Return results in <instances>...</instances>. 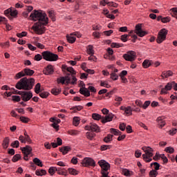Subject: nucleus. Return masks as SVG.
I'll list each match as a JSON object with an SVG mask.
<instances>
[{"label":"nucleus","mask_w":177,"mask_h":177,"mask_svg":"<svg viewBox=\"0 0 177 177\" xmlns=\"http://www.w3.org/2000/svg\"><path fill=\"white\" fill-rule=\"evenodd\" d=\"M75 109L77 110V111H81V110H82V109H84V106L79 105V106L71 107L70 109V110H74Z\"/></svg>","instance_id":"56"},{"label":"nucleus","mask_w":177,"mask_h":177,"mask_svg":"<svg viewBox=\"0 0 177 177\" xmlns=\"http://www.w3.org/2000/svg\"><path fill=\"white\" fill-rule=\"evenodd\" d=\"M171 18L169 17H165L162 18V23H169Z\"/></svg>","instance_id":"57"},{"label":"nucleus","mask_w":177,"mask_h":177,"mask_svg":"<svg viewBox=\"0 0 177 177\" xmlns=\"http://www.w3.org/2000/svg\"><path fill=\"white\" fill-rule=\"evenodd\" d=\"M157 175H158L157 170L153 169L149 171V177H157Z\"/></svg>","instance_id":"41"},{"label":"nucleus","mask_w":177,"mask_h":177,"mask_svg":"<svg viewBox=\"0 0 177 177\" xmlns=\"http://www.w3.org/2000/svg\"><path fill=\"white\" fill-rule=\"evenodd\" d=\"M142 150L145 151V154L142 155V158L145 160V162H150L153 160L151 157H153V149L149 147H143Z\"/></svg>","instance_id":"5"},{"label":"nucleus","mask_w":177,"mask_h":177,"mask_svg":"<svg viewBox=\"0 0 177 177\" xmlns=\"http://www.w3.org/2000/svg\"><path fill=\"white\" fill-rule=\"evenodd\" d=\"M114 118V114L109 113L108 115L103 116L101 120L102 124H106V122H111Z\"/></svg>","instance_id":"11"},{"label":"nucleus","mask_w":177,"mask_h":177,"mask_svg":"<svg viewBox=\"0 0 177 177\" xmlns=\"http://www.w3.org/2000/svg\"><path fill=\"white\" fill-rule=\"evenodd\" d=\"M35 93H37V94L39 93V92H41V84L40 83H37L35 85Z\"/></svg>","instance_id":"44"},{"label":"nucleus","mask_w":177,"mask_h":177,"mask_svg":"<svg viewBox=\"0 0 177 177\" xmlns=\"http://www.w3.org/2000/svg\"><path fill=\"white\" fill-rule=\"evenodd\" d=\"M153 165H154L155 171H158V169H160V165L158 164V162H154L151 163V167H153Z\"/></svg>","instance_id":"48"},{"label":"nucleus","mask_w":177,"mask_h":177,"mask_svg":"<svg viewBox=\"0 0 177 177\" xmlns=\"http://www.w3.org/2000/svg\"><path fill=\"white\" fill-rule=\"evenodd\" d=\"M44 74L45 75H50L55 73V70L53 69V66L48 65L43 71Z\"/></svg>","instance_id":"12"},{"label":"nucleus","mask_w":177,"mask_h":177,"mask_svg":"<svg viewBox=\"0 0 177 177\" xmlns=\"http://www.w3.org/2000/svg\"><path fill=\"white\" fill-rule=\"evenodd\" d=\"M150 101H146L144 104H142V109H146L147 108L149 107V106H150Z\"/></svg>","instance_id":"62"},{"label":"nucleus","mask_w":177,"mask_h":177,"mask_svg":"<svg viewBox=\"0 0 177 177\" xmlns=\"http://www.w3.org/2000/svg\"><path fill=\"white\" fill-rule=\"evenodd\" d=\"M29 17L32 21H40L44 24L49 23V18H48L46 13L42 12L41 10H33Z\"/></svg>","instance_id":"2"},{"label":"nucleus","mask_w":177,"mask_h":177,"mask_svg":"<svg viewBox=\"0 0 177 177\" xmlns=\"http://www.w3.org/2000/svg\"><path fill=\"white\" fill-rule=\"evenodd\" d=\"M150 66H151V63L149 59H145L142 63V66L144 67V68H149Z\"/></svg>","instance_id":"29"},{"label":"nucleus","mask_w":177,"mask_h":177,"mask_svg":"<svg viewBox=\"0 0 177 177\" xmlns=\"http://www.w3.org/2000/svg\"><path fill=\"white\" fill-rule=\"evenodd\" d=\"M19 140H20L21 143H26V142L29 143V145H31V143H32V140H31L30 136H26V137L20 136L19 138Z\"/></svg>","instance_id":"14"},{"label":"nucleus","mask_w":177,"mask_h":177,"mask_svg":"<svg viewBox=\"0 0 177 177\" xmlns=\"http://www.w3.org/2000/svg\"><path fill=\"white\" fill-rule=\"evenodd\" d=\"M42 55H41L40 54H37L35 56L34 60H35L36 62H39L40 60H42Z\"/></svg>","instance_id":"53"},{"label":"nucleus","mask_w":177,"mask_h":177,"mask_svg":"<svg viewBox=\"0 0 177 177\" xmlns=\"http://www.w3.org/2000/svg\"><path fill=\"white\" fill-rule=\"evenodd\" d=\"M157 121H158L160 128H162V127L165 126V122L162 121V118L161 117L158 118Z\"/></svg>","instance_id":"40"},{"label":"nucleus","mask_w":177,"mask_h":177,"mask_svg":"<svg viewBox=\"0 0 177 177\" xmlns=\"http://www.w3.org/2000/svg\"><path fill=\"white\" fill-rule=\"evenodd\" d=\"M34 84H35V80L34 78L28 79L27 77H24L16 84L15 88L19 90L31 91L32 86H34Z\"/></svg>","instance_id":"1"},{"label":"nucleus","mask_w":177,"mask_h":177,"mask_svg":"<svg viewBox=\"0 0 177 177\" xmlns=\"http://www.w3.org/2000/svg\"><path fill=\"white\" fill-rule=\"evenodd\" d=\"M65 81L67 85H68V84H71L70 82L71 81V77H70V74H67V75L65 76Z\"/></svg>","instance_id":"55"},{"label":"nucleus","mask_w":177,"mask_h":177,"mask_svg":"<svg viewBox=\"0 0 177 177\" xmlns=\"http://www.w3.org/2000/svg\"><path fill=\"white\" fill-rule=\"evenodd\" d=\"M21 158V156L20 154H16L12 158V162H16L19 161Z\"/></svg>","instance_id":"45"},{"label":"nucleus","mask_w":177,"mask_h":177,"mask_svg":"<svg viewBox=\"0 0 177 177\" xmlns=\"http://www.w3.org/2000/svg\"><path fill=\"white\" fill-rule=\"evenodd\" d=\"M18 14H19V12H17V10H12L11 9V12H10V17H17Z\"/></svg>","instance_id":"43"},{"label":"nucleus","mask_w":177,"mask_h":177,"mask_svg":"<svg viewBox=\"0 0 177 177\" xmlns=\"http://www.w3.org/2000/svg\"><path fill=\"white\" fill-rule=\"evenodd\" d=\"M162 75H164L165 78H168L169 77H172L174 75V72L172 71H167L162 72Z\"/></svg>","instance_id":"25"},{"label":"nucleus","mask_w":177,"mask_h":177,"mask_svg":"<svg viewBox=\"0 0 177 177\" xmlns=\"http://www.w3.org/2000/svg\"><path fill=\"white\" fill-rule=\"evenodd\" d=\"M10 142V138L9 137H6L3 140L2 147L3 149H6L9 147V143Z\"/></svg>","instance_id":"20"},{"label":"nucleus","mask_w":177,"mask_h":177,"mask_svg":"<svg viewBox=\"0 0 177 177\" xmlns=\"http://www.w3.org/2000/svg\"><path fill=\"white\" fill-rule=\"evenodd\" d=\"M128 37H129V35H122L120 39L122 42H127L128 41Z\"/></svg>","instance_id":"51"},{"label":"nucleus","mask_w":177,"mask_h":177,"mask_svg":"<svg viewBox=\"0 0 177 177\" xmlns=\"http://www.w3.org/2000/svg\"><path fill=\"white\" fill-rule=\"evenodd\" d=\"M110 131H111V133H113V135H115V136H118L122 134V133H121V131H120V130H117L115 129L111 128L110 129Z\"/></svg>","instance_id":"34"},{"label":"nucleus","mask_w":177,"mask_h":177,"mask_svg":"<svg viewBox=\"0 0 177 177\" xmlns=\"http://www.w3.org/2000/svg\"><path fill=\"white\" fill-rule=\"evenodd\" d=\"M88 55H95V50H93V46L89 45L87 49Z\"/></svg>","instance_id":"36"},{"label":"nucleus","mask_w":177,"mask_h":177,"mask_svg":"<svg viewBox=\"0 0 177 177\" xmlns=\"http://www.w3.org/2000/svg\"><path fill=\"white\" fill-rule=\"evenodd\" d=\"M66 71H68V73H71V74H73V75H75V74H77V72H75V70H74V68L71 66L68 67L66 68Z\"/></svg>","instance_id":"46"},{"label":"nucleus","mask_w":177,"mask_h":177,"mask_svg":"<svg viewBox=\"0 0 177 177\" xmlns=\"http://www.w3.org/2000/svg\"><path fill=\"white\" fill-rule=\"evenodd\" d=\"M21 100V98L19 95H13L12 96V101L13 102H20Z\"/></svg>","instance_id":"59"},{"label":"nucleus","mask_w":177,"mask_h":177,"mask_svg":"<svg viewBox=\"0 0 177 177\" xmlns=\"http://www.w3.org/2000/svg\"><path fill=\"white\" fill-rule=\"evenodd\" d=\"M56 171H57V167H51L48 169V173L50 174V175H51V176H53V175H55Z\"/></svg>","instance_id":"32"},{"label":"nucleus","mask_w":177,"mask_h":177,"mask_svg":"<svg viewBox=\"0 0 177 177\" xmlns=\"http://www.w3.org/2000/svg\"><path fill=\"white\" fill-rule=\"evenodd\" d=\"M43 59L46 62H57L59 59V55L50 51H44L41 53Z\"/></svg>","instance_id":"6"},{"label":"nucleus","mask_w":177,"mask_h":177,"mask_svg":"<svg viewBox=\"0 0 177 177\" xmlns=\"http://www.w3.org/2000/svg\"><path fill=\"white\" fill-rule=\"evenodd\" d=\"M98 165L102 168L101 174L102 177H110L109 176V169H110V163L107 162L104 160L98 161Z\"/></svg>","instance_id":"4"},{"label":"nucleus","mask_w":177,"mask_h":177,"mask_svg":"<svg viewBox=\"0 0 177 177\" xmlns=\"http://www.w3.org/2000/svg\"><path fill=\"white\" fill-rule=\"evenodd\" d=\"M40 97H42V99H46L48 96H49V93L46 91H43L39 93Z\"/></svg>","instance_id":"42"},{"label":"nucleus","mask_w":177,"mask_h":177,"mask_svg":"<svg viewBox=\"0 0 177 177\" xmlns=\"http://www.w3.org/2000/svg\"><path fill=\"white\" fill-rule=\"evenodd\" d=\"M10 12H12V8H8L4 11V15L7 16V17H8L10 20H12L13 18L10 17V15H9V13H10Z\"/></svg>","instance_id":"38"},{"label":"nucleus","mask_w":177,"mask_h":177,"mask_svg":"<svg viewBox=\"0 0 177 177\" xmlns=\"http://www.w3.org/2000/svg\"><path fill=\"white\" fill-rule=\"evenodd\" d=\"M64 82H66L65 77H61L59 79H57V84H62L64 85Z\"/></svg>","instance_id":"52"},{"label":"nucleus","mask_w":177,"mask_h":177,"mask_svg":"<svg viewBox=\"0 0 177 177\" xmlns=\"http://www.w3.org/2000/svg\"><path fill=\"white\" fill-rule=\"evenodd\" d=\"M80 121H81V118L80 117H74L73 120V124L75 127H78L80 125Z\"/></svg>","instance_id":"23"},{"label":"nucleus","mask_w":177,"mask_h":177,"mask_svg":"<svg viewBox=\"0 0 177 177\" xmlns=\"http://www.w3.org/2000/svg\"><path fill=\"white\" fill-rule=\"evenodd\" d=\"M59 151H61V153H62V154L65 156V154H67L68 151H71V147L70 146L62 147L59 148Z\"/></svg>","instance_id":"18"},{"label":"nucleus","mask_w":177,"mask_h":177,"mask_svg":"<svg viewBox=\"0 0 177 177\" xmlns=\"http://www.w3.org/2000/svg\"><path fill=\"white\" fill-rule=\"evenodd\" d=\"M56 172H57L58 175H64V176H67V171L64 170V169L62 167L57 168Z\"/></svg>","instance_id":"21"},{"label":"nucleus","mask_w":177,"mask_h":177,"mask_svg":"<svg viewBox=\"0 0 177 177\" xmlns=\"http://www.w3.org/2000/svg\"><path fill=\"white\" fill-rule=\"evenodd\" d=\"M92 118H93V120H95V121H99L100 120H102V117L99 113H93Z\"/></svg>","instance_id":"28"},{"label":"nucleus","mask_w":177,"mask_h":177,"mask_svg":"<svg viewBox=\"0 0 177 177\" xmlns=\"http://www.w3.org/2000/svg\"><path fill=\"white\" fill-rule=\"evenodd\" d=\"M123 59L127 62H135L136 60V52L133 50L128 51L123 55Z\"/></svg>","instance_id":"8"},{"label":"nucleus","mask_w":177,"mask_h":177,"mask_svg":"<svg viewBox=\"0 0 177 177\" xmlns=\"http://www.w3.org/2000/svg\"><path fill=\"white\" fill-rule=\"evenodd\" d=\"M19 120L20 121H21V122H24V124H28V122H30V118L26 116H21Z\"/></svg>","instance_id":"37"},{"label":"nucleus","mask_w":177,"mask_h":177,"mask_svg":"<svg viewBox=\"0 0 177 177\" xmlns=\"http://www.w3.org/2000/svg\"><path fill=\"white\" fill-rule=\"evenodd\" d=\"M12 147H16L17 149L19 147V142L18 140H15V142H13L11 144Z\"/></svg>","instance_id":"61"},{"label":"nucleus","mask_w":177,"mask_h":177,"mask_svg":"<svg viewBox=\"0 0 177 177\" xmlns=\"http://www.w3.org/2000/svg\"><path fill=\"white\" fill-rule=\"evenodd\" d=\"M21 150L23 154H25L26 156H30V154L32 153V147L29 145H26L25 147H21Z\"/></svg>","instance_id":"13"},{"label":"nucleus","mask_w":177,"mask_h":177,"mask_svg":"<svg viewBox=\"0 0 177 177\" xmlns=\"http://www.w3.org/2000/svg\"><path fill=\"white\" fill-rule=\"evenodd\" d=\"M120 110L124 111L127 115H132V107L131 106H128L127 107L121 106Z\"/></svg>","instance_id":"17"},{"label":"nucleus","mask_w":177,"mask_h":177,"mask_svg":"<svg viewBox=\"0 0 177 177\" xmlns=\"http://www.w3.org/2000/svg\"><path fill=\"white\" fill-rule=\"evenodd\" d=\"M113 136H114L112 134H108L107 136L104 138V142H105V143H110V142L113 140Z\"/></svg>","instance_id":"24"},{"label":"nucleus","mask_w":177,"mask_h":177,"mask_svg":"<svg viewBox=\"0 0 177 177\" xmlns=\"http://www.w3.org/2000/svg\"><path fill=\"white\" fill-rule=\"evenodd\" d=\"M160 157L163 160V162H165V163L168 162V158H167V156H165V154L160 155Z\"/></svg>","instance_id":"63"},{"label":"nucleus","mask_w":177,"mask_h":177,"mask_svg":"<svg viewBox=\"0 0 177 177\" xmlns=\"http://www.w3.org/2000/svg\"><path fill=\"white\" fill-rule=\"evenodd\" d=\"M60 92H62V88H54L51 90V93L55 96H57Z\"/></svg>","instance_id":"27"},{"label":"nucleus","mask_w":177,"mask_h":177,"mask_svg":"<svg viewBox=\"0 0 177 177\" xmlns=\"http://www.w3.org/2000/svg\"><path fill=\"white\" fill-rule=\"evenodd\" d=\"M167 34L168 30H167L166 28L161 29L158 34V37L156 39L157 44H162V42H164V41L167 39Z\"/></svg>","instance_id":"7"},{"label":"nucleus","mask_w":177,"mask_h":177,"mask_svg":"<svg viewBox=\"0 0 177 177\" xmlns=\"http://www.w3.org/2000/svg\"><path fill=\"white\" fill-rule=\"evenodd\" d=\"M165 151H166L167 153H170V154H172V153L175 151V149H174L173 147H167L165 148Z\"/></svg>","instance_id":"49"},{"label":"nucleus","mask_w":177,"mask_h":177,"mask_svg":"<svg viewBox=\"0 0 177 177\" xmlns=\"http://www.w3.org/2000/svg\"><path fill=\"white\" fill-rule=\"evenodd\" d=\"M175 84V82H172L171 83H167V84L165 86L167 91H171L172 89V86Z\"/></svg>","instance_id":"47"},{"label":"nucleus","mask_w":177,"mask_h":177,"mask_svg":"<svg viewBox=\"0 0 177 177\" xmlns=\"http://www.w3.org/2000/svg\"><path fill=\"white\" fill-rule=\"evenodd\" d=\"M33 162L34 164L37 165V167H44V165L42 164V161H41V160H39V158H35L33 159Z\"/></svg>","instance_id":"26"},{"label":"nucleus","mask_w":177,"mask_h":177,"mask_svg":"<svg viewBox=\"0 0 177 177\" xmlns=\"http://www.w3.org/2000/svg\"><path fill=\"white\" fill-rule=\"evenodd\" d=\"M49 17L51 19L52 21H56V15H55V11L51 10L48 12Z\"/></svg>","instance_id":"30"},{"label":"nucleus","mask_w":177,"mask_h":177,"mask_svg":"<svg viewBox=\"0 0 177 177\" xmlns=\"http://www.w3.org/2000/svg\"><path fill=\"white\" fill-rule=\"evenodd\" d=\"M34 70H31L30 68H24V73L25 75H28L29 77H31L32 75H34Z\"/></svg>","instance_id":"22"},{"label":"nucleus","mask_w":177,"mask_h":177,"mask_svg":"<svg viewBox=\"0 0 177 177\" xmlns=\"http://www.w3.org/2000/svg\"><path fill=\"white\" fill-rule=\"evenodd\" d=\"M48 24V23L45 24V22L37 21L34 24L32 27V30L35 31V34L42 35V34H45V26Z\"/></svg>","instance_id":"3"},{"label":"nucleus","mask_w":177,"mask_h":177,"mask_svg":"<svg viewBox=\"0 0 177 177\" xmlns=\"http://www.w3.org/2000/svg\"><path fill=\"white\" fill-rule=\"evenodd\" d=\"M21 77H26V74H24V71H21L16 74L15 76V80H20Z\"/></svg>","instance_id":"35"},{"label":"nucleus","mask_w":177,"mask_h":177,"mask_svg":"<svg viewBox=\"0 0 177 177\" xmlns=\"http://www.w3.org/2000/svg\"><path fill=\"white\" fill-rule=\"evenodd\" d=\"M83 167H96V162L91 158H85L82 161Z\"/></svg>","instance_id":"9"},{"label":"nucleus","mask_w":177,"mask_h":177,"mask_svg":"<svg viewBox=\"0 0 177 177\" xmlns=\"http://www.w3.org/2000/svg\"><path fill=\"white\" fill-rule=\"evenodd\" d=\"M115 102H118L117 104H121V101L122 100V97L116 96L115 98Z\"/></svg>","instance_id":"64"},{"label":"nucleus","mask_w":177,"mask_h":177,"mask_svg":"<svg viewBox=\"0 0 177 177\" xmlns=\"http://www.w3.org/2000/svg\"><path fill=\"white\" fill-rule=\"evenodd\" d=\"M80 93H81V95H84V96H86V97H89V96H91V91H89V90L85 87L80 88Z\"/></svg>","instance_id":"16"},{"label":"nucleus","mask_w":177,"mask_h":177,"mask_svg":"<svg viewBox=\"0 0 177 177\" xmlns=\"http://www.w3.org/2000/svg\"><path fill=\"white\" fill-rule=\"evenodd\" d=\"M90 128L91 131L93 132H100V127H99V126L95 123H91Z\"/></svg>","instance_id":"19"},{"label":"nucleus","mask_w":177,"mask_h":177,"mask_svg":"<svg viewBox=\"0 0 177 177\" xmlns=\"http://www.w3.org/2000/svg\"><path fill=\"white\" fill-rule=\"evenodd\" d=\"M111 146L110 145H102L100 147V150L102 151H104V150H108V149H111Z\"/></svg>","instance_id":"60"},{"label":"nucleus","mask_w":177,"mask_h":177,"mask_svg":"<svg viewBox=\"0 0 177 177\" xmlns=\"http://www.w3.org/2000/svg\"><path fill=\"white\" fill-rule=\"evenodd\" d=\"M17 37H18V38H23V37H27V32H22L21 33H17Z\"/></svg>","instance_id":"58"},{"label":"nucleus","mask_w":177,"mask_h":177,"mask_svg":"<svg viewBox=\"0 0 177 177\" xmlns=\"http://www.w3.org/2000/svg\"><path fill=\"white\" fill-rule=\"evenodd\" d=\"M135 34L138 35V37H145V35H147V31H145L142 30V24H138L136 26V29L134 30Z\"/></svg>","instance_id":"10"},{"label":"nucleus","mask_w":177,"mask_h":177,"mask_svg":"<svg viewBox=\"0 0 177 177\" xmlns=\"http://www.w3.org/2000/svg\"><path fill=\"white\" fill-rule=\"evenodd\" d=\"M111 78L113 80V81H117L118 80V75L115 73H111Z\"/></svg>","instance_id":"50"},{"label":"nucleus","mask_w":177,"mask_h":177,"mask_svg":"<svg viewBox=\"0 0 177 177\" xmlns=\"http://www.w3.org/2000/svg\"><path fill=\"white\" fill-rule=\"evenodd\" d=\"M122 174L124 176H131V171L127 169L122 170Z\"/></svg>","instance_id":"54"},{"label":"nucleus","mask_w":177,"mask_h":177,"mask_svg":"<svg viewBox=\"0 0 177 177\" xmlns=\"http://www.w3.org/2000/svg\"><path fill=\"white\" fill-rule=\"evenodd\" d=\"M31 97H32V93L25 91V93L22 96L21 99L22 100H24V102H28V100H30Z\"/></svg>","instance_id":"15"},{"label":"nucleus","mask_w":177,"mask_h":177,"mask_svg":"<svg viewBox=\"0 0 177 177\" xmlns=\"http://www.w3.org/2000/svg\"><path fill=\"white\" fill-rule=\"evenodd\" d=\"M35 174L37 176H42L43 175H46V170H45V169H41L40 171L39 170H37L35 171Z\"/></svg>","instance_id":"31"},{"label":"nucleus","mask_w":177,"mask_h":177,"mask_svg":"<svg viewBox=\"0 0 177 177\" xmlns=\"http://www.w3.org/2000/svg\"><path fill=\"white\" fill-rule=\"evenodd\" d=\"M68 171L71 175H78L79 174V171H77L75 169L69 168Z\"/></svg>","instance_id":"39"},{"label":"nucleus","mask_w":177,"mask_h":177,"mask_svg":"<svg viewBox=\"0 0 177 177\" xmlns=\"http://www.w3.org/2000/svg\"><path fill=\"white\" fill-rule=\"evenodd\" d=\"M66 39L69 44H74V42H75V40L77 39L75 38V37L66 35Z\"/></svg>","instance_id":"33"}]
</instances>
